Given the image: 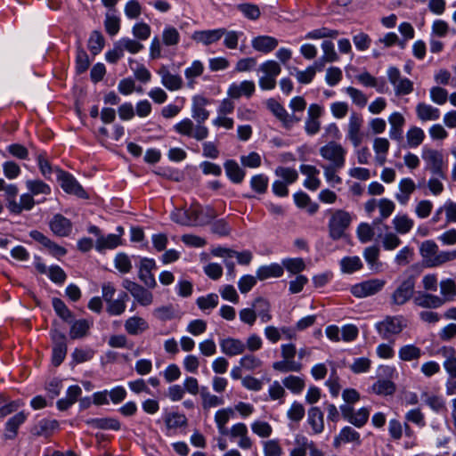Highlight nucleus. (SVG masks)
<instances>
[{
  "label": "nucleus",
  "instance_id": "nucleus-52",
  "mask_svg": "<svg viewBox=\"0 0 456 456\" xmlns=\"http://www.w3.org/2000/svg\"><path fill=\"white\" fill-rule=\"evenodd\" d=\"M26 186L32 195H47L50 194L51 192V188L49 187V185H47L41 180H28L26 182Z\"/></svg>",
  "mask_w": 456,
  "mask_h": 456
},
{
  "label": "nucleus",
  "instance_id": "nucleus-35",
  "mask_svg": "<svg viewBox=\"0 0 456 456\" xmlns=\"http://www.w3.org/2000/svg\"><path fill=\"white\" fill-rule=\"evenodd\" d=\"M224 169L227 176L235 183H240L245 177L244 170L239 166V164L229 159L224 163Z\"/></svg>",
  "mask_w": 456,
  "mask_h": 456
},
{
  "label": "nucleus",
  "instance_id": "nucleus-1",
  "mask_svg": "<svg viewBox=\"0 0 456 456\" xmlns=\"http://www.w3.org/2000/svg\"><path fill=\"white\" fill-rule=\"evenodd\" d=\"M209 103L210 101L202 95L193 96L191 102V118L196 123L189 118H183L175 125V131L181 135L193 138L197 141L206 139L209 132L208 128L204 126V122L208 120L210 116V112L207 109Z\"/></svg>",
  "mask_w": 456,
  "mask_h": 456
},
{
  "label": "nucleus",
  "instance_id": "nucleus-8",
  "mask_svg": "<svg viewBox=\"0 0 456 456\" xmlns=\"http://www.w3.org/2000/svg\"><path fill=\"white\" fill-rule=\"evenodd\" d=\"M266 107L287 129L291 128L295 124L300 121V118H297L295 114H289L286 109L273 98L266 101Z\"/></svg>",
  "mask_w": 456,
  "mask_h": 456
},
{
  "label": "nucleus",
  "instance_id": "nucleus-38",
  "mask_svg": "<svg viewBox=\"0 0 456 456\" xmlns=\"http://www.w3.org/2000/svg\"><path fill=\"white\" fill-rule=\"evenodd\" d=\"M308 423L315 434L322 432L324 428L323 413L319 408L313 407L308 411Z\"/></svg>",
  "mask_w": 456,
  "mask_h": 456
},
{
  "label": "nucleus",
  "instance_id": "nucleus-29",
  "mask_svg": "<svg viewBox=\"0 0 456 456\" xmlns=\"http://www.w3.org/2000/svg\"><path fill=\"white\" fill-rule=\"evenodd\" d=\"M30 236L37 241H38L42 246L48 249V253L52 255H65L67 253L66 249L53 241H51L47 237H45L43 233L38 231H32L30 232Z\"/></svg>",
  "mask_w": 456,
  "mask_h": 456
},
{
  "label": "nucleus",
  "instance_id": "nucleus-34",
  "mask_svg": "<svg viewBox=\"0 0 456 456\" xmlns=\"http://www.w3.org/2000/svg\"><path fill=\"white\" fill-rule=\"evenodd\" d=\"M421 355V349L412 344L404 345L398 350V357L403 362L418 361Z\"/></svg>",
  "mask_w": 456,
  "mask_h": 456
},
{
  "label": "nucleus",
  "instance_id": "nucleus-19",
  "mask_svg": "<svg viewBox=\"0 0 456 456\" xmlns=\"http://www.w3.org/2000/svg\"><path fill=\"white\" fill-rule=\"evenodd\" d=\"M225 34L224 28H217L212 30H200L195 31L191 38L199 43H202L206 45H211L217 42Z\"/></svg>",
  "mask_w": 456,
  "mask_h": 456
},
{
  "label": "nucleus",
  "instance_id": "nucleus-63",
  "mask_svg": "<svg viewBox=\"0 0 456 456\" xmlns=\"http://www.w3.org/2000/svg\"><path fill=\"white\" fill-rule=\"evenodd\" d=\"M341 270L345 273H352L362 267L360 258H342L340 261Z\"/></svg>",
  "mask_w": 456,
  "mask_h": 456
},
{
  "label": "nucleus",
  "instance_id": "nucleus-36",
  "mask_svg": "<svg viewBox=\"0 0 456 456\" xmlns=\"http://www.w3.org/2000/svg\"><path fill=\"white\" fill-rule=\"evenodd\" d=\"M127 295L123 293L118 298L106 302V311L110 315H121L126 311Z\"/></svg>",
  "mask_w": 456,
  "mask_h": 456
},
{
  "label": "nucleus",
  "instance_id": "nucleus-55",
  "mask_svg": "<svg viewBox=\"0 0 456 456\" xmlns=\"http://www.w3.org/2000/svg\"><path fill=\"white\" fill-rule=\"evenodd\" d=\"M162 40L167 46L176 45L180 40V34L175 28L171 26L166 27L162 33Z\"/></svg>",
  "mask_w": 456,
  "mask_h": 456
},
{
  "label": "nucleus",
  "instance_id": "nucleus-33",
  "mask_svg": "<svg viewBox=\"0 0 456 456\" xmlns=\"http://www.w3.org/2000/svg\"><path fill=\"white\" fill-rule=\"evenodd\" d=\"M59 424L56 420L41 419L32 428L31 433L37 436H50L57 429Z\"/></svg>",
  "mask_w": 456,
  "mask_h": 456
},
{
  "label": "nucleus",
  "instance_id": "nucleus-32",
  "mask_svg": "<svg viewBox=\"0 0 456 456\" xmlns=\"http://www.w3.org/2000/svg\"><path fill=\"white\" fill-rule=\"evenodd\" d=\"M416 113L418 118L423 122L436 120L440 118V110L437 108L424 102H419L416 106Z\"/></svg>",
  "mask_w": 456,
  "mask_h": 456
},
{
  "label": "nucleus",
  "instance_id": "nucleus-41",
  "mask_svg": "<svg viewBox=\"0 0 456 456\" xmlns=\"http://www.w3.org/2000/svg\"><path fill=\"white\" fill-rule=\"evenodd\" d=\"M35 205V200L31 193H24L20 198V202H11V212L20 214L22 210H30Z\"/></svg>",
  "mask_w": 456,
  "mask_h": 456
},
{
  "label": "nucleus",
  "instance_id": "nucleus-3",
  "mask_svg": "<svg viewBox=\"0 0 456 456\" xmlns=\"http://www.w3.org/2000/svg\"><path fill=\"white\" fill-rule=\"evenodd\" d=\"M352 221L350 213L337 209L330 211V218L329 221V234L333 240H338L345 236L346 229Z\"/></svg>",
  "mask_w": 456,
  "mask_h": 456
},
{
  "label": "nucleus",
  "instance_id": "nucleus-53",
  "mask_svg": "<svg viewBox=\"0 0 456 456\" xmlns=\"http://www.w3.org/2000/svg\"><path fill=\"white\" fill-rule=\"evenodd\" d=\"M446 179V174L444 173L443 176H439L437 175H431V177L427 183L428 188L430 192L435 195H440L444 191V183L443 180Z\"/></svg>",
  "mask_w": 456,
  "mask_h": 456
},
{
  "label": "nucleus",
  "instance_id": "nucleus-9",
  "mask_svg": "<svg viewBox=\"0 0 456 456\" xmlns=\"http://www.w3.org/2000/svg\"><path fill=\"white\" fill-rule=\"evenodd\" d=\"M389 82L393 85L395 95H406L413 91L412 82L401 77L400 70L395 67L387 69Z\"/></svg>",
  "mask_w": 456,
  "mask_h": 456
},
{
  "label": "nucleus",
  "instance_id": "nucleus-13",
  "mask_svg": "<svg viewBox=\"0 0 456 456\" xmlns=\"http://www.w3.org/2000/svg\"><path fill=\"white\" fill-rule=\"evenodd\" d=\"M125 230L122 226L116 229V233L102 235L96 239L95 248L99 252H103L106 249H114L122 244V236Z\"/></svg>",
  "mask_w": 456,
  "mask_h": 456
},
{
  "label": "nucleus",
  "instance_id": "nucleus-56",
  "mask_svg": "<svg viewBox=\"0 0 456 456\" xmlns=\"http://www.w3.org/2000/svg\"><path fill=\"white\" fill-rule=\"evenodd\" d=\"M251 429L253 433L262 438H267L273 433L272 426L268 422L262 420L254 421L251 424Z\"/></svg>",
  "mask_w": 456,
  "mask_h": 456
},
{
  "label": "nucleus",
  "instance_id": "nucleus-14",
  "mask_svg": "<svg viewBox=\"0 0 456 456\" xmlns=\"http://www.w3.org/2000/svg\"><path fill=\"white\" fill-rule=\"evenodd\" d=\"M415 283L413 279L409 278L403 281L400 286L393 292L391 302L395 305H403L409 301L414 293Z\"/></svg>",
  "mask_w": 456,
  "mask_h": 456
},
{
  "label": "nucleus",
  "instance_id": "nucleus-51",
  "mask_svg": "<svg viewBox=\"0 0 456 456\" xmlns=\"http://www.w3.org/2000/svg\"><path fill=\"white\" fill-rule=\"evenodd\" d=\"M283 386L295 394H299L305 387V381L297 376L289 375L283 379Z\"/></svg>",
  "mask_w": 456,
  "mask_h": 456
},
{
  "label": "nucleus",
  "instance_id": "nucleus-26",
  "mask_svg": "<svg viewBox=\"0 0 456 456\" xmlns=\"http://www.w3.org/2000/svg\"><path fill=\"white\" fill-rule=\"evenodd\" d=\"M300 172L306 175V179L304 182V185L311 190L315 191L317 190L321 185V181L318 178L319 170L312 165H301L300 166Z\"/></svg>",
  "mask_w": 456,
  "mask_h": 456
},
{
  "label": "nucleus",
  "instance_id": "nucleus-2",
  "mask_svg": "<svg viewBox=\"0 0 456 456\" xmlns=\"http://www.w3.org/2000/svg\"><path fill=\"white\" fill-rule=\"evenodd\" d=\"M216 216V212L209 206L192 204L188 209L175 208L171 213V219L181 225L202 226L209 224Z\"/></svg>",
  "mask_w": 456,
  "mask_h": 456
},
{
  "label": "nucleus",
  "instance_id": "nucleus-47",
  "mask_svg": "<svg viewBox=\"0 0 456 456\" xmlns=\"http://www.w3.org/2000/svg\"><path fill=\"white\" fill-rule=\"evenodd\" d=\"M407 142L410 147L415 148L422 143L425 138L424 131L418 127H411L406 134Z\"/></svg>",
  "mask_w": 456,
  "mask_h": 456
},
{
  "label": "nucleus",
  "instance_id": "nucleus-43",
  "mask_svg": "<svg viewBox=\"0 0 456 456\" xmlns=\"http://www.w3.org/2000/svg\"><path fill=\"white\" fill-rule=\"evenodd\" d=\"M395 230L401 234L409 232L413 227V220L406 215H397L393 219Z\"/></svg>",
  "mask_w": 456,
  "mask_h": 456
},
{
  "label": "nucleus",
  "instance_id": "nucleus-7",
  "mask_svg": "<svg viewBox=\"0 0 456 456\" xmlns=\"http://www.w3.org/2000/svg\"><path fill=\"white\" fill-rule=\"evenodd\" d=\"M321 156L330 162L335 167H343L345 166L346 150L338 142H330L320 149Z\"/></svg>",
  "mask_w": 456,
  "mask_h": 456
},
{
  "label": "nucleus",
  "instance_id": "nucleus-5",
  "mask_svg": "<svg viewBox=\"0 0 456 456\" xmlns=\"http://www.w3.org/2000/svg\"><path fill=\"white\" fill-rule=\"evenodd\" d=\"M421 158L426 163V170L429 171L431 175H444V173H445V162L441 151L424 148L422 150Z\"/></svg>",
  "mask_w": 456,
  "mask_h": 456
},
{
  "label": "nucleus",
  "instance_id": "nucleus-10",
  "mask_svg": "<svg viewBox=\"0 0 456 456\" xmlns=\"http://www.w3.org/2000/svg\"><path fill=\"white\" fill-rule=\"evenodd\" d=\"M363 118L356 112L350 114L347 124L346 137L354 147H358L363 140V133L362 131Z\"/></svg>",
  "mask_w": 456,
  "mask_h": 456
},
{
  "label": "nucleus",
  "instance_id": "nucleus-49",
  "mask_svg": "<svg viewBox=\"0 0 456 456\" xmlns=\"http://www.w3.org/2000/svg\"><path fill=\"white\" fill-rule=\"evenodd\" d=\"M87 424L102 429L118 430L120 428L119 422L115 419H92L87 420Z\"/></svg>",
  "mask_w": 456,
  "mask_h": 456
},
{
  "label": "nucleus",
  "instance_id": "nucleus-4",
  "mask_svg": "<svg viewBox=\"0 0 456 456\" xmlns=\"http://www.w3.org/2000/svg\"><path fill=\"white\" fill-rule=\"evenodd\" d=\"M258 70L262 73L258 79L262 90H273L276 86V77L281 72V65L273 60L263 62Z\"/></svg>",
  "mask_w": 456,
  "mask_h": 456
},
{
  "label": "nucleus",
  "instance_id": "nucleus-59",
  "mask_svg": "<svg viewBox=\"0 0 456 456\" xmlns=\"http://www.w3.org/2000/svg\"><path fill=\"white\" fill-rule=\"evenodd\" d=\"M275 175L282 178L284 183L287 184L293 183L298 177V174L296 169L284 167H278L275 169Z\"/></svg>",
  "mask_w": 456,
  "mask_h": 456
},
{
  "label": "nucleus",
  "instance_id": "nucleus-18",
  "mask_svg": "<svg viewBox=\"0 0 456 456\" xmlns=\"http://www.w3.org/2000/svg\"><path fill=\"white\" fill-rule=\"evenodd\" d=\"M27 419V415L23 411H20L12 418H10L5 423L4 437L7 440H13L18 435V429Z\"/></svg>",
  "mask_w": 456,
  "mask_h": 456
},
{
  "label": "nucleus",
  "instance_id": "nucleus-23",
  "mask_svg": "<svg viewBox=\"0 0 456 456\" xmlns=\"http://www.w3.org/2000/svg\"><path fill=\"white\" fill-rule=\"evenodd\" d=\"M444 358L443 366L451 378L456 379V351L453 347L444 346L440 349Z\"/></svg>",
  "mask_w": 456,
  "mask_h": 456
},
{
  "label": "nucleus",
  "instance_id": "nucleus-46",
  "mask_svg": "<svg viewBox=\"0 0 456 456\" xmlns=\"http://www.w3.org/2000/svg\"><path fill=\"white\" fill-rule=\"evenodd\" d=\"M273 368L282 373L297 372L301 370L302 364L296 361H288L283 359L282 361L273 362Z\"/></svg>",
  "mask_w": 456,
  "mask_h": 456
},
{
  "label": "nucleus",
  "instance_id": "nucleus-31",
  "mask_svg": "<svg viewBox=\"0 0 456 456\" xmlns=\"http://www.w3.org/2000/svg\"><path fill=\"white\" fill-rule=\"evenodd\" d=\"M278 45V40L269 36H259L252 40V47L265 53L272 52Z\"/></svg>",
  "mask_w": 456,
  "mask_h": 456
},
{
  "label": "nucleus",
  "instance_id": "nucleus-25",
  "mask_svg": "<svg viewBox=\"0 0 456 456\" xmlns=\"http://www.w3.org/2000/svg\"><path fill=\"white\" fill-rule=\"evenodd\" d=\"M222 352L228 356L241 354L245 351V344L237 338H227L220 341Z\"/></svg>",
  "mask_w": 456,
  "mask_h": 456
},
{
  "label": "nucleus",
  "instance_id": "nucleus-39",
  "mask_svg": "<svg viewBox=\"0 0 456 456\" xmlns=\"http://www.w3.org/2000/svg\"><path fill=\"white\" fill-rule=\"evenodd\" d=\"M92 326V322L80 319L73 322L69 336L72 339H77L86 337Z\"/></svg>",
  "mask_w": 456,
  "mask_h": 456
},
{
  "label": "nucleus",
  "instance_id": "nucleus-40",
  "mask_svg": "<svg viewBox=\"0 0 456 456\" xmlns=\"http://www.w3.org/2000/svg\"><path fill=\"white\" fill-rule=\"evenodd\" d=\"M252 307L258 313L263 322H267L272 320V315L270 314L271 305L266 299L263 297L256 298L252 303Z\"/></svg>",
  "mask_w": 456,
  "mask_h": 456
},
{
  "label": "nucleus",
  "instance_id": "nucleus-24",
  "mask_svg": "<svg viewBox=\"0 0 456 456\" xmlns=\"http://www.w3.org/2000/svg\"><path fill=\"white\" fill-rule=\"evenodd\" d=\"M50 228L58 236H68L72 229L71 222L65 216L57 214L50 222Z\"/></svg>",
  "mask_w": 456,
  "mask_h": 456
},
{
  "label": "nucleus",
  "instance_id": "nucleus-61",
  "mask_svg": "<svg viewBox=\"0 0 456 456\" xmlns=\"http://www.w3.org/2000/svg\"><path fill=\"white\" fill-rule=\"evenodd\" d=\"M346 92L355 105L364 107L367 104L368 98L361 90L348 86L346 88Z\"/></svg>",
  "mask_w": 456,
  "mask_h": 456
},
{
  "label": "nucleus",
  "instance_id": "nucleus-28",
  "mask_svg": "<svg viewBox=\"0 0 456 456\" xmlns=\"http://www.w3.org/2000/svg\"><path fill=\"white\" fill-rule=\"evenodd\" d=\"M413 301L418 306L426 308H437L444 304L442 297L424 292H419Z\"/></svg>",
  "mask_w": 456,
  "mask_h": 456
},
{
  "label": "nucleus",
  "instance_id": "nucleus-12",
  "mask_svg": "<svg viewBox=\"0 0 456 456\" xmlns=\"http://www.w3.org/2000/svg\"><path fill=\"white\" fill-rule=\"evenodd\" d=\"M405 326L403 317H387L377 324V329L383 338H388L392 335L399 334Z\"/></svg>",
  "mask_w": 456,
  "mask_h": 456
},
{
  "label": "nucleus",
  "instance_id": "nucleus-11",
  "mask_svg": "<svg viewBox=\"0 0 456 456\" xmlns=\"http://www.w3.org/2000/svg\"><path fill=\"white\" fill-rule=\"evenodd\" d=\"M384 285V281L372 279L352 286L350 290L354 297L362 298L377 294L382 289Z\"/></svg>",
  "mask_w": 456,
  "mask_h": 456
},
{
  "label": "nucleus",
  "instance_id": "nucleus-22",
  "mask_svg": "<svg viewBox=\"0 0 456 456\" xmlns=\"http://www.w3.org/2000/svg\"><path fill=\"white\" fill-rule=\"evenodd\" d=\"M154 268L155 262L152 258H143L139 265V277L150 288L156 286L155 278L151 274V270Z\"/></svg>",
  "mask_w": 456,
  "mask_h": 456
},
{
  "label": "nucleus",
  "instance_id": "nucleus-58",
  "mask_svg": "<svg viewBox=\"0 0 456 456\" xmlns=\"http://www.w3.org/2000/svg\"><path fill=\"white\" fill-rule=\"evenodd\" d=\"M339 35L338 30L330 29L327 28H322L319 29H314L313 31L308 32L305 35V39H321V38H335Z\"/></svg>",
  "mask_w": 456,
  "mask_h": 456
},
{
  "label": "nucleus",
  "instance_id": "nucleus-50",
  "mask_svg": "<svg viewBox=\"0 0 456 456\" xmlns=\"http://www.w3.org/2000/svg\"><path fill=\"white\" fill-rule=\"evenodd\" d=\"M318 64H313L312 66H309L305 70H298L297 69H294L295 70V77L297 79V81L301 84H309L314 79L316 71H317ZM292 75L294 73L291 72Z\"/></svg>",
  "mask_w": 456,
  "mask_h": 456
},
{
  "label": "nucleus",
  "instance_id": "nucleus-20",
  "mask_svg": "<svg viewBox=\"0 0 456 456\" xmlns=\"http://www.w3.org/2000/svg\"><path fill=\"white\" fill-rule=\"evenodd\" d=\"M124 327L129 335L137 336L149 330V323L142 317L134 315L125 321Z\"/></svg>",
  "mask_w": 456,
  "mask_h": 456
},
{
  "label": "nucleus",
  "instance_id": "nucleus-16",
  "mask_svg": "<svg viewBox=\"0 0 456 456\" xmlns=\"http://www.w3.org/2000/svg\"><path fill=\"white\" fill-rule=\"evenodd\" d=\"M256 86L251 80H244L240 83H232L227 90V95L231 99H239L241 96L249 98L255 92Z\"/></svg>",
  "mask_w": 456,
  "mask_h": 456
},
{
  "label": "nucleus",
  "instance_id": "nucleus-15",
  "mask_svg": "<svg viewBox=\"0 0 456 456\" xmlns=\"http://www.w3.org/2000/svg\"><path fill=\"white\" fill-rule=\"evenodd\" d=\"M126 290L130 292L134 300L142 306H148L153 302V295L142 286L130 281L124 284Z\"/></svg>",
  "mask_w": 456,
  "mask_h": 456
},
{
  "label": "nucleus",
  "instance_id": "nucleus-62",
  "mask_svg": "<svg viewBox=\"0 0 456 456\" xmlns=\"http://www.w3.org/2000/svg\"><path fill=\"white\" fill-rule=\"evenodd\" d=\"M269 179L265 175H254L250 180L251 188L258 193H265L268 187Z\"/></svg>",
  "mask_w": 456,
  "mask_h": 456
},
{
  "label": "nucleus",
  "instance_id": "nucleus-60",
  "mask_svg": "<svg viewBox=\"0 0 456 456\" xmlns=\"http://www.w3.org/2000/svg\"><path fill=\"white\" fill-rule=\"evenodd\" d=\"M104 46V38L98 31H94L89 38L88 47L94 55L98 54Z\"/></svg>",
  "mask_w": 456,
  "mask_h": 456
},
{
  "label": "nucleus",
  "instance_id": "nucleus-21",
  "mask_svg": "<svg viewBox=\"0 0 456 456\" xmlns=\"http://www.w3.org/2000/svg\"><path fill=\"white\" fill-rule=\"evenodd\" d=\"M54 340V346L53 349V363L54 366H59L64 360L67 354L66 338L63 334L56 333L53 336Z\"/></svg>",
  "mask_w": 456,
  "mask_h": 456
},
{
  "label": "nucleus",
  "instance_id": "nucleus-48",
  "mask_svg": "<svg viewBox=\"0 0 456 456\" xmlns=\"http://www.w3.org/2000/svg\"><path fill=\"white\" fill-rule=\"evenodd\" d=\"M200 396L202 399V407L205 410H208L210 408H214L224 403V401L221 397L210 394L206 390V388L201 389Z\"/></svg>",
  "mask_w": 456,
  "mask_h": 456
},
{
  "label": "nucleus",
  "instance_id": "nucleus-57",
  "mask_svg": "<svg viewBox=\"0 0 456 456\" xmlns=\"http://www.w3.org/2000/svg\"><path fill=\"white\" fill-rule=\"evenodd\" d=\"M323 55L322 61L324 62H334L338 60V55L335 51L334 44L331 41L325 40L322 44Z\"/></svg>",
  "mask_w": 456,
  "mask_h": 456
},
{
  "label": "nucleus",
  "instance_id": "nucleus-54",
  "mask_svg": "<svg viewBox=\"0 0 456 456\" xmlns=\"http://www.w3.org/2000/svg\"><path fill=\"white\" fill-rule=\"evenodd\" d=\"M374 224H370L368 223H361L356 230L358 239L365 243L370 241L374 237Z\"/></svg>",
  "mask_w": 456,
  "mask_h": 456
},
{
  "label": "nucleus",
  "instance_id": "nucleus-44",
  "mask_svg": "<svg viewBox=\"0 0 456 456\" xmlns=\"http://www.w3.org/2000/svg\"><path fill=\"white\" fill-rule=\"evenodd\" d=\"M440 292L444 303L452 301L456 296V283L452 279H445L440 282Z\"/></svg>",
  "mask_w": 456,
  "mask_h": 456
},
{
  "label": "nucleus",
  "instance_id": "nucleus-64",
  "mask_svg": "<svg viewBox=\"0 0 456 456\" xmlns=\"http://www.w3.org/2000/svg\"><path fill=\"white\" fill-rule=\"evenodd\" d=\"M263 452L265 456H279L282 454V448L278 440L272 439L264 442Z\"/></svg>",
  "mask_w": 456,
  "mask_h": 456
},
{
  "label": "nucleus",
  "instance_id": "nucleus-6",
  "mask_svg": "<svg viewBox=\"0 0 456 456\" xmlns=\"http://www.w3.org/2000/svg\"><path fill=\"white\" fill-rule=\"evenodd\" d=\"M55 172L57 174V180L65 192L69 194H73L81 199L88 198L86 191L83 189V187L72 175L58 167L55 168Z\"/></svg>",
  "mask_w": 456,
  "mask_h": 456
},
{
  "label": "nucleus",
  "instance_id": "nucleus-30",
  "mask_svg": "<svg viewBox=\"0 0 456 456\" xmlns=\"http://www.w3.org/2000/svg\"><path fill=\"white\" fill-rule=\"evenodd\" d=\"M81 393L82 389L80 387L77 385L70 386L67 390L66 396L57 401V408L60 411H66L77 402Z\"/></svg>",
  "mask_w": 456,
  "mask_h": 456
},
{
  "label": "nucleus",
  "instance_id": "nucleus-42",
  "mask_svg": "<svg viewBox=\"0 0 456 456\" xmlns=\"http://www.w3.org/2000/svg\"><path fill=\"white\" fill-rule=\"evenodd\" d=\"M378 208L379 209L380 218L373 221L374 225L381 224L383 219H387L390 216L395 208V205L392 200L383 198L378 201Z\"/></svg>",
  "mask_w": 456,
  "mask_h": 456
},
{
  "label": "nucleus",
  "instance_id": "nucleus-27",
  "mask_svg": "<svg viewBox=\"0 0 456 456\" xmlns=\"http://www.w3.org/2000/svg\"><path fill=\"white\" fill-rule=\"evenodd\" d=\"M390 148L388 139L385 137H376L373 140V151L375 152V161L378 165L383 166L387 161V154Z\"/></svg>",
  "mask_w": 456,
  "mask_h": 456
},
{
  "label": "nucleus",
  "instance_id": "nucleus-37",
  "mask_svg": "<svg viewBox=\"0 0 456 456\" xmlns=\"http://www.w3.org/2000/svg\"><path fill=\"white\" fill-rule=\"evenodd\" d=\"M282 274L283 267L278 264L261 266L256 272V277L261 281L270 278H278Z\"/></svg>",
  "mask_w": 456,
  "mask_h": 456
},
{
  "label": "nucleus",
  "instance_id": "nucleus-45",
  "mask_svg": "<svg viewBox=\"0 0 456 456\" xmlns=\"http://www.w3.org/2000/svg\"><path fill=\"white\" fill-rule=\"evenodd\" d=\"M360 435L350 427L344 428L339 435L335 438L334 445L338 446L340 443L357 442L359 443Z\"/></svg>",
  "mask_w": 456,
  "mask_h": 456
},
{
  "label": "nucleus",
  "instance_id": "nucleus-17",
  "mask_svg": "<svg viewBox=\"0 0 456 456\" xmlns=\"http://www.w3.org/2000/svg\"><path fill=\"white\" fill-rule=\"evenodd\" d=\"M160 76L161 84L169 91H177L183 86V78L178 74H173L165 65L161 66L158 70Z\"/></svg>",
  "mask_w": 456,
  "mask_h": 456
}]
</instances>
